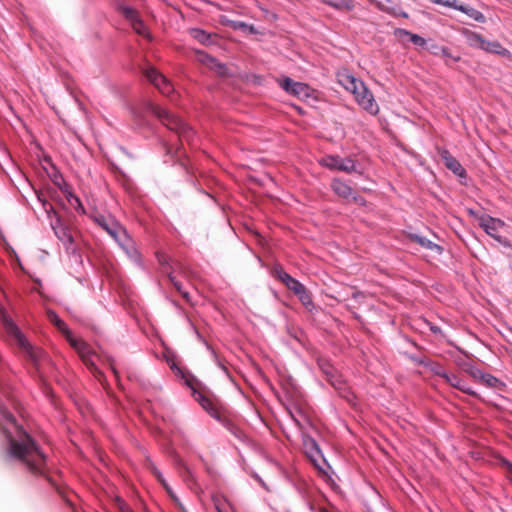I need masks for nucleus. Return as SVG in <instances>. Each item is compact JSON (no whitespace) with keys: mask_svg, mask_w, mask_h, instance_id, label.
Returning a JSON list of instances; mask_svg holds the SVG:
<instances>
[{"mask_svg":"<svg viewBox=\"0 0 512 512\" xmlns=\"http://www.w3.org/2000/svg\"><path fill=\"white\" fill-rule=\"evenodd\" d=\"M0 430L8 440L5 460L15 461L32 475L44 477L49 481L46 455L35 439L17 425L15 417L2 406H0Z\"/></svg>","mask_w":512,"mask_h":512,"instance_id":"f257e3e1","label":"nucleus"},{"mask_svg":"<svg viewBox=\"0 0 512 512\" xmlns=\"http://www.w3.org/2000/svg\"><path fill=\"white\" fill-rule=\"evenodd\" d=\"M338 82L349 92L354 95L356 102L365 111L371 115L379 112V106L376 103L372 92L367 88L365 83L349 73L338 74Z\"/></svg>","mask_w":512,"mask_h":512,"instance_id":"f03ea898","label":"nucleus"},{"mask_svg":"<svg viewBox=\"0 0 512 512\" xmlns=\"http://www.w3.org/2000/svg\"><path fill=\"white\" fill-rule=\"evenodd\" d=\"M48 319L52 322L59 331H61L70 345L77 351L83 363L93 372L100 373L96 367L94 357H96L95 352L91 349L88 343H86L82 339H77L73 337L72 332L69 330L66 323L60 319V317L53 310H49L47 312Z\"/></svg>","mask_w":512,"mask_h":512,"instance_id":"7ed1b4c3","label":"nucleus"},{"mask_svg":"<svg viewBox=\"0 0 512 512\" xmlns=\"http://www.w3.org/2000/svg\"><path fill=\"white\" fill-rule=\"evenodd\" d=\"M147 109L155 115L165 127L175 132L182 142L186 141L189 144L193 142L195 137L193 129L179 117L167 109L153 103H150Z\"/></svg>","mask_w":512,"mask_h":512,"instance_id":"20e7f679","label":"nucleus"},{"mask_svg":"<svg viewBox=\"0 0 512 512\" xmlns=\"http://www.w3.org/2000/svg\"><path fill=\"white\" fill-rule=\"evenodd\" d=\"M98 225L104 229L126 252L132 257L137 255V250L133 245L126 246L125 241L128 240L126 230L118 223L113 220H108L101 216L96 218Z\"/></svg>","mask_w":512,"mask_h":512,"instance_id":"39448f33","label":"nucleus"},{"mask_svg":"<svg viewBox=\"0 0 512 512\" xmlns=\"http://www.w3.org/2000/svg\"><path fill=\"white\" fill-rule=\"evenodd\" d=\"M4 325L8 334L15 339L17 345L28 355V357L33 362H36L41 351L35 349L29 343V341L26 339V337L23 335V333L11 319L5 318Z\"/></svg>","mask_w":512,"mask_h":512,"instance_id":"423d86ee","label":"nucleus"},{"mask_svg":"<svg viewBox=\"0 0 512 512\" xmlns=\"http://www.w3.org/2000/svg\"><path fill=\"white\" fill-rule=\"evenodd\" d=\"M188 385L193 390L194 399L201 407L214 419L221 420V415L225 410L220 401L203 391L196 390L190 383Z\"/></svg>","mask_w":512,"mask_h":512,"instance_id":"0eeeda50","label":"nucleus"},{"mask_svg":"<svg viewBox=\"0 0 512 512\" xmlns=\"http://www.w3.org/2000/svg\"><path fill=\"white\" fill-rule=\"evenodd\" d=\"M478 224L489 236L494 238L497 242L505 247L510 246L508 239L502 237L499 234V230L504 227V222L502 220L484 214L478 218Z\"/></svg>","mask_w":512,"mask_h":512,"instance_id":"6e6552de","label":"nucleus"},{"mask_svg":"<svg viewBox=\"0 0 512 512\" xmlns=\"http://www.w3.org/2000/svg\"><path fill=\"white\" fill-rule=\"evenodd\" d=\"M319 164L330 170H338L346 173L355 171L356 164L351 158H342L338 155H326L319 160Z\"/></svg>","mask_w":512,"mask_h":512,"instance_id":"1a4fd4ad","label":"nucleus"},{"mask_svg":"<svg viewBox=\"0 0 512 512\" xmlns=\"http://www.w3.org/2000/svg\"><path fill=\"white\" fill-rule=\"evenodd\" d=\"M470 44L474 47L480 48L486 52L493 53L500 56L510 55L509 50L504 48L498 41L486 40L482 35L472 33L469 37Z\"/></svg>","mask_w":512,"mask_h":512,"instance_id":"9d476101","label":"nucleus"},{"mask_svg":"<svg viewBox=\"0 0 512 512\" xmlns=\"http://www.w3.org/2000/svg\"><path fill=\"white\" fill-rule=\"evenodd\" d=\"M145 76L162 94L169 96L174 91L171 82L155 68H148Z\"/></svg>","mask_w":512,"mask_h":512,"instance_id":"9b49d317","label":"nucleus"},{"mask_svg":"<svg viewBox=\"0 0 512 512\" xmlns=\"http://www.w3.org/2000/svg\"><path fill=\"white\" fill-rule=\"evenodd\" d=\"M279 86L289 93L290 95L297 97L309 96V86L302 82H296L289 77L278 80Z\"/></svg>","mask_w":512,"mask_h":512,"instance_id":"f8f14e48","label":"nucleus"},{"mask_svg":"<svg viewBox=\"0 0 512 512\" xmlns=\"http://www.w3.org/2000/svg\"><path fill=\"white\" fill-rule=\"evenodd\" d=\"M274 275L295 295L306 288L301 282L289 275L281 266L274 267Z\"/></svg>","mask_w":512,"mask_h":512,"instance_id":"ddd939ff","label":"nucleus"},{"mask_svg":"<svg viewBox=\"0 0 512 512\" xmlns=\"http://www.w3.org/2000/svg\"><path fill=\"white\" fill-rule=\"evenodd\" d=\"M303 445L306 455L314 463L319 466V460L322 459V453L316 440L311 436H305L303 439Z\"/></svg>","mask_w":512,"mask_h":512,"instance_id":"4468645a","label":"nucleus"},{"mask_svg":"<svg viewBox=\"0 0 512 512\" xmlns=\"http://www.w3.org/2000/svg\"><path fill=\"white\" fill-rule=\"evenodd\" d=\"M441 158L444 162V165L451 170L455 175L461 178H466L467 173L461 163L453 157L448 150H443L441 152Z\"/></svg>","mask_w":512,"mask_h":512,"instance_id":"2eb2a0df","label":"nucleus"},{"mask_svg":"<svg viewBox=\"0 0 512 512\" xmlns=\"http://www.w3.org/2000/svg\"><path fill=\"white\" fill-rule=\"evenodd\" d=\"M318 366L321 371L326 375L328 381L332 384L334 388L337 390H341L344 387V383L337 376L336 370L334 367L326 360H319Z\"/></svg>","mask_w":512,"mask_h":512,"instance_id":"dca6fc26","label":"nucleus"},{"mask_svg":"<svg viewBox=\"0 0 512 512\" xmlns=\"http://www.w3.org/2000/svg\"><path fill=\"white\" fill-rule=\"evenodd\" d=\"M52 228L57 238L64 244L66 250H70L74 239L69 229L63 226L59 220H57L55 224H52Z\"/></svg>","mask_w":512,"mask_h":512,"instance_id":"f3484780","label":"nucleus"},{"mask_svg":"<svg viewBox=\"0 0 512 512\" xmlns=\"http://www.w3.org/2000/svg\"><path fill=\"white\" fill-rule=\"evenodd\" d=\"M443 379L452 387L466 394L473 396L476 395V392L473 391L463 379H461L459 376L455 374L443 373Z\"/></svg>","mask_w":512,"mask_h":512,"instance_id":"a211bd4d","label":"nucleus"},{"mask_svg":"<svg viewBox=\"0 0 512 512\" xmlns=\"http://www.w3.org/2000/svg\"><path fill=\"white\" fill-rule=\"evenodd\" d=\"M394 34L401 41L408 39L416 46L425 47L427 45V41L423 37L418 34L411 33L406 29L397 28L394 31Z\"/></svg>","mask_w":512,"mask_h":512,"instance_id":"6ab92c4d","label":"nucleus"},{"mask_svg":"<svg viewBox=\"0 0 512 512\" xmlns=\"http://www.w3.org/2000/svg\"><path fill=\"white\" fill-rule=\"evenodd\" d=\"M449 7L463 12L464 14H466L471 19H473L477 22L484 23L486 21V17L484 16V14L482 12H480L479 10H477L473 7L458 4L457 0H455V5H449Z\"/></svg>","mask_w":512,"mask_h":512,"instance_id":"aec40b11","label":"nucleus"},{"mask_svg":"<svg viewBox=\"0 0 512 512\" xmlns=\"http://www.w3.org/2000/svg\"><path fill=\"white\" fill-rule=\"evenodd\" d=\"M332 191L344 199L350 198L353 194V189L340 179H333L331 182Z\"/></svg>","mask_w":512,"mask_h":512,"instance_id":"412c9836","label":"nucleus"},{"mask_svg":"<svg viewBox=\"0 0 512 512\" xmlns=\"http://www.w3.org/2000/svg\"><path fill=\"white\" fill-rule=\"evenodd\" d=\"M409 238L411 241L418 243L423 248L436 252L437 254H441L443 252V248L440 245L432 242L431 240L423 236L417 234H410Z\"/></svg>","mask_w":512,"mask_h":512,"instance_id":"4be33fe9","label":"nucleus"},{"mask_svg":"<svg viewBox=\"0 0 512 512\" xmlns=\"http://www.w3.org/2000/svg\"><path fill=\"white\" fill-rule=\"evenodd\" d=\"M199 60L210 68H216L219 73H224L226 70L224 64L219 63L216 58L209 54L200 53Z\"/></svg>","mask_w":512,"mask_h":512,"instance_id":"5701e85b","label":"nucleus"},{"mask_svg":"<svg viewBox=\"0 0 512 512\" xmlns=\"http://www.w3.org/2000/svg\"><path fill=\"white\" fill-rule=\"evenodd\" d=\"M218 421L235 437L242 438L243 432L225 416V413L221 415V420Z\"/></svg>","mask_w":512,"mask_h":512,"instance_id":"b1692460","label":"nucleus"},{"mask_svg":"<svg viewBox=\"0 0 512 512\" xmlns=\"http://www.w3.org/2000/svg\"><path fill=\"white\" fill-rule=\"evenodd\" d=\"M168 278H169V281L172 283V285L174 286V288L181 294V296L183 297V299L190 303L191 302V297H190V294L188 291H186L184 288H183V285L182 283L176 279V277L173 275L172 272H169L168 273Z\"/></svg>","mask_w":512,"mask_h":512,"instance_id":"393cba45","label":"nucleus"},{"mask_svg":"<svg viewBox=\"0 0 512 512\" xmlns=\"http://www.w3.org/2000/svg\"><path fill=\"white\" fill-rule=\"evenodd\" d=\"M118 10L130 23L139 19L137 10L130 6L120 5Z\"/></svg>","mask_w":512,"mask_h":512,"instance_id":"a878e982","label":"nucleus"},{"mask_svg":"<svg viewBox=\"0 0 512 512\" xmlns=\"http://www.w3.org/2000/svg\"><path fill=\"white\" fill-rule=\"evenodd\" d=\"M300 302L306 307L307 310L312 311L314 303L311 294L304 288L299 294L296 295Z\"/></svg>","mask_w":512,"mask_h":512,"instance_id":"bb28decb","label":"nucleus"},{"mask_svg":"<svg viewBox=\"0 0 512 512\" xmlns=\"http://www.w3.org/2000/svg\"><path fill=\"white\" fill-rule=\"evenodd\" d=\"M190 35L201 44H207L210 41V34L202 29H191Z\"/></svg>","mask_w":512,"mask_h":512,"instance_id":"cd10ccee","label":"nucleus"},{"mask_svg":"<svg viewBox=\"0 0 512 512\" xmlns=\"http://www.w3.org/2000/svg\"><path fill=\"white\" fill-rule=\"evenodd\" d=\"M326 3L338 9L352 10L354 8L352 0H326Z\"/></svg>","mask_w":512,"mask_h":512,"instance_id":"c85d7f7f","label":"nucleus"},{"mask_svg":"<svg viewBox=\"0 0 512 512\" xmlns=\"http://www.w3.org/2000/svg\"><path fill=\"white\" fill-rule=\"evenodd\" d=\"M481 383L487 387L497 388L499 386H504V384L496 377L491 374L484 373Z\"/></svg>","mask_w":512,"mask_h":512,"instance_id":"c756f323","label":"nucleus"},{"mask_svg":"<svg viewBox=\"0 0 512 512\" xmlns=\"http://www.w3.org/2000/svg\"><path fill=\"white\" fill-rule=\"evenodd\" d=\"M66 199L70 203V205L73 206L77 211H81L82 213L85 212L84 207L81 203V200L75 194H73L70 191L67 192Z\"/></svg>","mask_w":512,"mask_h":512,"instance_id":"7c9ffc66","label":"nucleus"},{"mask_svg":"<svg viewBox=\"0 0 512 512\" xmlns=\"http://www.w3.org/2000/svg\"><path fill=\"white\" fill-rule=\"evenodd\" d=\"M131 25L137 34H139L143 37L150 38V34L148 33L147 27L145 26V24L143 23V21L140 18L138 20H136L135 22L131 23Z\"/></svg>","mask_w":512,"mask_h":512,"instance_id":"2f4dec72","label":"nucleus"},{"mask_svg":"<svg viewBox=\"0 0 512 512\" xmlns=\"http://www.w3.org/2000/svg\"><path fill=\"white\" fill-rule=\"evenodd\" d=\"M150 469H151V472L153 473V475L157 478V480L163 485V487L166 489V491L169 493V494H172V491H171V488L169 487V485L167 484V482L165 481L162 473L153 465L151 464L150 465Z\"/></svg>","mask_w":512,"mask_h":512,"instance_id":"473e14b6","label":"nucleus"},{"mask_svg":"<svg viewBox=\"0 0 512 512\" xmlns=\"http://www.w3.org/2000/svg\"><path fill=\"white\" fill-rule=\"evenodd\" d=\"M232 28L233 29L242 30V31H248L251 34L256 33V29H255V27L253 25L247 24V23L242 22V21H234V22H232Z\"/></svg>","mask_w":512,"mask_h":512,"instance_id":"72a5a7b5","label":"nucleus"},{"mask_svg":"<svg viewBox=\"0 0 512 512\" xmlns=\"http://www.w3.org/2000/svg\"><path fill=\"white\" fill-rule=\"evenodd\" d=\"M441 56L445 59V64L448 66L460 60V56L452 55L449 48L447 47H445V52H441Z\"/></svg>","mask_w":512,"mask_h":512,"instance_id":"f704fd0d","label":"nucleus"},{"mask_svg":"<svg viewBox=\"0 0 512 512\" xmlns=\"http://www.w3.org/2000/svg\"><path fill=\"white\" fill-rule=\"evenodd\" d=\"M427 50L435 56H441V52H445V47L431 43L427 46Z\"/></svg>","mask_w":512,"mask_h":512,"instance_id":"c9c22d12","label":"nucleus"},{"mask_svg":"<svg viewBox=\"0 0 512 512\" xmlns=\"http://www.w3.org/2000/svg\"><path fill=\"white\" fill-rule=\"evenodd\" d=\"M177 466L183 470V477H185L186 479H192L193 478V475L190 471V469L187 467V465L182 461V460H177Z\"/></svg>","mask_w":512,"mask_h":512,"instance_id":"e433bc0d","label":"nucleus"},{"mask_svg":"<svg viewBox=\"0 0 512 512\" xmlns=\"http://www.w3.org/2000/svg\"><path fill=\"white\" fill-rule=\"evenodd\" d=\"M469 374L475 379L481 382L484 372L478 368H471Z\"/></svg>","mask_w":512,"mask_h":512,"instance_id":"4c0bfd02","label":"nucleus"},{"mask_svg":"<svg viewBox=\"0 0 512 512\" xmlns=\"http://www.w3.org/2000/svg\"><path fill=\"white\" fill-rule=\"evenodd\" d=\"M352 198V201L359 205V206H365L366 205V200L364 197H362L361 195L359 194H356L353 192L352 196H350Z\"/></svg>","mask_w":512,"mask_h":512,"instance_id":"58836bf2","label":"nucleus"},{"mask_svg":"<svg viewBox=\"0 0 512 512\" xmlns=\"http://www.w3.org/2000/svg\"><path fill=\"white\" fill-rule=\"evenodd\" d=\"M157 260L161 266H163V267L169 266V258L166 254L157 253Z\"/></svg>","mask_w":512,"mask_h":512,"instance_id":"ea45409f","label":"nucleus"},{"mask_svg":"<svg viewBox=\"0 0 512 512\" xmlns=\"http://www.w3.org/2000/svg\"><path fill=\"white\" fill-rule=\"evenodd\" d=\"M434 4L443 5L449 7V5H455V0H430Z\"/></svg>","mask_w":512,"mask_h":512,"instance_id":"a19ab883","label":"nucleus"},{"mask_svg":"<svg viewBox=\"0 0 512 512\" xmlns=\"http://www.w3.org/2000/svg\"><path fill=\"white\" fill-rule=\"evenodd\" d=\"M214 506L217 512H227L218 499H214Z\"/></svg>","mask_w":512,"mask_h":512,"instance_id":"79ce46f5","label":"nucleus"},{"mask_svg":"<svg viewBox=\"0 0 512 512\" xmlns=\"http://www.w3.org/2000/svg\"><path fill=\"white\" fill-rule=\"evenodd\" d=\"M389 13L395 15V16H401L403 18H408V14L406 12H397L395 8L388 10Z\"/></svg>","mask_w":512,"mask_h":512,"instance_id":"37998d69","label":"nucleus"},{"mask_svg":"<svg viewBox=\"0 0 512 512\" xmlns=\"http://www.w3.org/2000/svg\"><path fill=\"white\" fill-rule=\"evenodd\" d=\"M107 360H108V362H109V365H110V367H111V370H112L113 374L115 375V377H117V378H118V371L116 370V368H115V366H114L113 359L108 358Z\"/></svg>","mask_w":512,"mask_h":512,"instance_id":"c03bdc74","label":"nucleus"},{"mask_svg":"<svg viewBox=\"0 0 512 512\" xmlns=\"http://www.w3.org/2000/svg\"><path fill=\"white\" fill-rule=\"evenodd\" d=\"M165 148H166V152H167V154H173V153H175L176 155H178V150H179V148H176V150H175V151H174V148H173L172 146H170V145H166V146H165Z\"/></svg>","mask_w":512,"mask_h":512,"instance_id":"a18cd8bd","label":"nucleus"},{"mask_svg":"<svg viewBox=\"0 0 512 512\" xmlns=\"http://www.w3.org/2000/svg\"><path fill=\"white\" fill-rule=\"evenodd\" d=\"M443 373H447L443 368L439 367L437 370H435V374L443 378Z\"/></svg>","mask_w":512,"mask_h":512,"instance_id":"49530a36","label":"nucleus"},{"mask_svg":"<svg viewBox=\"0 0 512 512\" xmlns=\"http://www.w3.org/2000/svg\"><path fill=\"white\" fill-rule=\"evenodd\" d=\"M503 463L506 466L508 472L512 475V463L509 461H504Z\"/></svg>","mask_w":512,"mask_h":512,"instance_id":"de8ad7c7","label":"nucleus"},{"mask_svg":"<svg viewBox=\"0 0 512 512\" xmlns=\"http://www.w3.org/2000/svg\"><path fill=\"white\" fill-rule=\"evenodd\" d=\"M430 329L435 334L441 332V329L439 327H436V326H431Z\"/></svg>","mask_w":512,"mask_h":512,"instance_id":"09e8293b","label":"nucleus"},{"mask_svg":"<svg viewBox=\"0 0 512 512\" xmlns=\"http://www.w3.org/2000/svg\"><path fill=\"white\" fill-rule=\"evenodd\" d=\"M291 417H292V419L294 420V422H295L298 426H300V421H299L298 419H296V418L294 417V415H293V414H291Z\"/></svg>","mask_w":512,"mask_h":512,"instance_id":"8fccbe9b","label":"nucleus"},{"mask_svg":"<svg viewBox=\"0 0 512 512\" xmlns=\"http://www.w3.org/2000/svg\"><path fill=\"white\" fill-rule=\"evenodd\" d=\"M320 512H328V510H327V509H325V508H322V509L320 510Z\"/></svg>","mask_w":512,"mask_h":512,"instance_id":"3c124183","label":"nucleus"}]
</instances>
